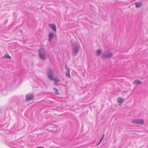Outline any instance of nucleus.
Segmentation results:
<instances>
[{
    "mask_svg": "<svg viewBox=\"0 0 148 148\" xmlns=\"http://www.w3.org/2000/svg\"><path fill=\"white\" fill-rule=\"evenodd\" d=\"M54 80V82L56 84H57V83L58 82L60 81V79L58 78H56L54 79H53Z\"/></svg>",
    "mask_w": 148,
    "mask_h": 148,
    "instance_id": "nucleus-11",
    "label": "nucleus"
},
{
    "mask_svg": "<svg viewBox=\"0 0 148 148\" xmlns=\"http://www.w3.org/2000/svg\"><path fill=\"white\" fill-rule=\"evenodd\" d=\"M70 71H68L67 73H66V76L69 78H70L71 77V76L70 74Z\"/></svg>",
    "mask_w": 148,
    "mask_h": 148,
    "instance_id": "nucleus-12",
    "label": "nucleus"
},
{
    "mask_svg": "<svg viewBox=\"0 0 148 148\" xmlns=\"http://www.w3.org/2000/svg\"><path fill=\"white\" fill-rule=\"evenodd\" d=\"M135 4L136 5V7L137 8H140L142 5V3L140 2L136 3Z\"/></svg>",
    "mask_w": 148,
    "mask_h": 148,
    "instance_id": "nucleus-10",
    "label": "nucleus"
},
{
    "mask_svg": "<svg viewBox=\"0 0 148 148\" xmlns=\"http://www.w3.org/2000/svg\"><path fill=\"white\" fill-rule=\"evenodd\" d=\"M74 52L75 53V54H77L78 51V49L76 48H75L74 49Z\"/></svg>",
    "mask_w": 148,
    "mask_h": 148,
    "instance_id": "nucleus-13",
    "label": "nucleus"
},
{
    "mask_svg": "<svg viewBox=\"0 0 148 148\" xmlns=\"http://www.w3.org/2000/svg\"><path fill=\"white\" fill-rule=\"evenodd\" d=\"M5 57L7 58H11V57L8 54H6L5 55Z\"/></svg>",
    "mask_w": 148,
    "mask_h": 148,
    "instance_id": "nucleus-16",
    "label": "nucleus"
},
{
    "mask_svg": "<svg viewBox=\"0 0 148 148\" xmlns=\"http://www.w3.org/2000/svg\"><path fill=\"white\" fill-rule=\"evenodd\" d=\"M124 101L125 99L121 97H119L117 99V102L119 103H122Z\"/></svg>",
    "mask_w": 148,
    "mask_h": 148,
    "instance_id": "nucleus-7",
    "label": "nucleus"
},
{
    "mask_svg": "<svg viewBox=\"0 0 148 148\" xmlns=\"http://www.w3.org/2000/svg\"><path fill=\"white\" fill-rule=\"evenodd\" d=\"M101 53V51L100 50H98L97 52V54L98 55L100 54Z\"/></svg>",
    "mask_w": 148,
    "mask_h": 148,
    "instance_id": "nucleus-17",
    "label": "nucleus"
},
{
    "mask_svg": "<svg viewBox=\"0 0 148 148\" xmlns=\"http://www.w3.org/2000/svg\"><path fill=\"white\" fill-rule=\"evenodd\" d=\"M49 40L50 42L51 41L52 38L54 37V34L51 33H50L49 35Z\"/></svg>",
    "mask_w": 148,
    "mask_h": 148,
    "instance_id": "nucleus-8",
    "label": "nucleus"
},
{
    "mask_svg": "<svg viewBox=\"0 0 148 148\" xmlns=\"http://www.w3.org/2000/svg\"><path fill=\"white\" fill-rule=\"evenodd\" d=\"M65 69L67 71V72L70 71V69L66 65H65Z\"/></svg>",
    "mask_w": 148,
    "mask_h": 148,
    "instance_id": "nucleus-14",
    "label": "nucleus"
},
{
    "mask_svg": "<svg viewBox=\"0 0 148 148\" xmlns=\"http://www.w3.org/2000/svg\"><path fill=\"white\" fill-rule=\"evenodd\" d=\"M104 134H103V135H102V136L101 137V138L100 141V142L99 143V144H100V143H101V142L103 140V138H104Z\"/></svg>",
    "mask_w": 148,
    "mask_h": 148,
    "instance_id": "nucleus-18",
    "label": "nucleus"
},
{
    "mask_svg": "<svg viewBox=\"0 0 148 148\" xmlns=\"http://www.w3.org/2000/svg\"><path fill=\"white\" fill-rule=\"evenodd\" d=\"M112 56V54L108 50L105 51L102 55V57L105 58H109Z\"/></svg>",
    "mask_w": 148,
    "mask_h": 148,
    "instance_id": "nucleus-3",
    "label": "nucleus"
},
{
    "mask_svg": "<svg viewBox=\"0 0 148 148\" xmlns=\"http://www.w3.org/2000/svg\"><path fill=\"white\" fill-rule=\"evenodd\" d=\"M37 148H43V147H42L40 146V147H37Z\"/></svg>",
    "mask_w": 148,
    "mask_h": 148,
    "instance_id": "nucleus-19",
    "label": "nucleus"
},
{
    "mask_svg": "<svg viewBox=\"0 0 148 148\" xmlns=\"http://www.w3.org/2000/svg\"><path fill=\"white\" fill-rule=\"evenodd\" d=\"M132 122L134 124L142 125L144 123V121L142 119H135L133 120Z\"/></svg>",
    "mask_w": 148,
    "mask_h": 148,
    "instance_id": "nucleus-4",
    "label": "nucleus"
},
{
    "mask_svg": "<svg viewBox=\"0 0 148 148\" xmlns=\"http://www.w3.org/2000/svg\"><path fill=\"white\" fill-rule=\"evenodd\" d=\"M45 50L43 48H41L39 50V55L41 59L42 60L45 59Z\"/></svg>",
    "mask_w": 148,
    "mask_h": 148,
    "instance_id": "nucleus-1",
    "label": "nucleus"
},
{
    "mask_svg": "<svg viewBox=\"0 0 148 148\" xmlns=\"http://www.w3.org/2000/svg\"><path fill=\"white\" fill-rule=\"evenodd\" d=\"M47 77L49 79L51 80H53V74L51 69L48 70L47 73Z\"/></svg>",
    "mask_w": 148,
    "mask_h": 148,
    "instance_id": "nucleus-2",
    "label": "nucleus"
},
{
    "mask_svg": "<svg viewBox=\"0 0 148 148\" xmlns=\"http://www.w3.org/2000/svg\"><path fill=\"white\" fill-rule=\"evenodd\" d=\"M53 89L55 90L56 91V92H55V94L57 95H58L59 94V93L58 92V90L56 88H54Z\"/></svg>",
    "mask_w": 148,
    "mask_h": 148,
    "instance_id": "nucleus-15",
    "label": "nucleus"
},
{
    "mask_svg": "<svg viewBox=\"0 0 148 148\" xmlns=\"http://www.w3.org/2000/svg\"><path fill=\"white\" fill-rule=\"evenodd\" d=\"M141 84H142V82L138 80H136L134 81L133 84L134 85H135V84L139 85Z\"/></svg>",
    "mask_w": 148,
    "mask_h": 148,
    "instance_id": "nucleus-9",
    "label": "nucleus"
},
{
    "mask_svg": "<svg viewBox=\"0 0 148 148\" xmlns=\"http://www.w3.org/2000/svg\"><path fill=\"white\" fill-rule=\"evenodd\" d=\"M50 28L55 32H56V26L53 24H50L49 25Z\"/></svg>",
    "mask_w": 148,
    "mask_h": 148,
    "instance_id": "nucleus-6",
    "label": "nucleus"
},
{
    "mask_svg": "<svg viewBox=\"0 0 148 148\" xmlns=\"http://www.w3.org/2000/svg\"><path fill=\"white\" fill-rule=\"evenodd\" d=\"M33 98V95L32 94H27L26 96V100L28 101L32 99Z\"/></svg>",
    "mask_w": 148,
    "mask_h": 148,
    "instance_id": "nucleus-5",
    "label": "nucleus"
}]
</instances>
